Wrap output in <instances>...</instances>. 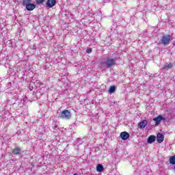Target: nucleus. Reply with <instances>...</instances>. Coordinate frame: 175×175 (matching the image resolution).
Here are the masks:
<instances>
[{
  "mask_svg": "<svg viewBox=\"0 0 175 175\" xmlns=\"http://www.w3.org/2000/svg\"><path fill=\"white\" fill-rule=\"evenodd\" d=\"M155 140H157V137H155V135H150L148 138L147 143H148V144H152Z\"/></svg>",
  "mask_w": 175,
  "mask_h": 175,
  "instance_id": "9",
  "label": "nucleus"
},
{
  "mask_svg": "<svg viewBox=\"0 0 175 175\" xmlns=\"http://www.w3.org/2000/svg\"><path fill=\"white\" fill-rule=\"evenodd\" d=\"M31 2H32V0H23V6L28 5V3H31Z\"/></svg>",
  "mask_w": 175,
  "mask_h": 175,
  "instance_id": "16",
  "label": "nucleus"
},
{
  "mask_svg": "<svg viewBox=\"0 0 175 175\" xmlns=\"http://www.w3.org/2000/svg\"><path fill=\"white\" fill-rule=\"evenodd\" d=\"M109 94H113V92H116V86L113 85L109 88Z\"/></svg>",
  "mask_w": 175,
  "mask_h": 175,
  "instance_id": "15",
  "label": "nucleus"
},
{
  "mask_svg": "<svg viewBox=\"0 0 175 175\" xmlns=\"http://www.w3.org/2000/svg\"><path fill=\"white\" fill-rule=\"evenodd\" d=\"M21 152V148L16 146L13 150V154H20Z\"/></svg>",
  "mask_w": 175,
  "mask_h": 175,
  "instance_id": "12",
  "label": "nucleus"
},
{
  "mask_svg": "<svg viewBox=\"0 0 175 175\" xmlns=\"http://www.w3.org/2000/svg\"><path fill=\"white\" fill-rule=\"evenodd\" d=\"M170 163L171 165H175V155L170 157Z\"/></svg>",
  "mask_w": 175,
  "mask_h": 175,
  "instance_id": "14",
  "label": "nucleus"
},
{
  "mask_svg": "<svg viewBox=\"0 0 175 175\" xmlns=\"http://www.w3.org/2000/svg\"><path fill=\"white\" fill-rule=\"evenodd\" d=\"M174 170H175V167H174Z\"/></svg>",
  "mask_w": 175,
  "mask_h": 175,
  "instance_id": "19",
  "label": "nucleus"
},
{
  "mask_svg": "<svg viewBox=\"0 0 175 175\" xmlns=\"http://www.w3.org/2000/svg\"><path fill=\"white\" fill-rule=\"evenodd\" d=\"M36 2L37 5H41L42 3H43V2H44V0H36Z\"/></svg>",
  "mask_w": 175,
  "mask_h": 175,
  "instance_id": "17",
  "label": "nucleus"
},
{
  "mask_svg": "<svg viewBox=\"0 0 175 175\" xmlns=\"http://www.w3.org/2000/svg\"><path fill=\"white\" fill-rule=\"evenodd\" d=\"M96 170L99 173H102V172H103V170H105V168H103V165L102 164H98L96 166Z\"/></svg>",
  "mask_w": 175,
  "mask_h": 175,
  "instance_id": "11",
  "label": "nucleus"
},
{
  "mask_svg": "<svg viewBox=\"0 0 175 175\" xmlns=\"http://www.w3.org/2000/svg\"><path fill=\"white\" fill-rule=\"evenodd\" d=\"M25 6V8L27 9V10H28L29 12H32V10H33L34 9H36V5L32 3H29L28 4H27Z\"/></svg>",
  "mask_w": 175,
  "mask_h": 175,
  "instance_id": "6",
  "label": "nucleus"
},
{
  "mask_svg": "<svg viewBox=\"0 0 175 175\" xmlns=\"http://www.w3.org/2000/svg\"><path fill=\"white\" fill-rule=\"evenodd\" d=\"M60 118H63L64 120H70V117H72V113L69 110H64L61 112L59 115Z\"/></svg>",
  "mask_w": 175,
  "mask_h": 175,
  "instance_id": "3",
  "label": "nucleus"
},
{
  "mask_svg": "<svg viewBox=\"0 0 175 175\" xmlns=\"http://www.w3.org/2000/svg\"><path fill=\"white\" fill-rule=\"evenodd\" d=\"M163 139H165L163 135H162L161 133H159L157 137V141L158 143H162V142H163Z\"/></svg>",
  "mask_w": 175,
  "mask_h": 175,
  "instance_id": "10",
  "label": "nucleus"
},
{
  "mask_svg": "<svg viewBox=\"0 0 175 175\" xmlns=\"http://www.w3.org/2000/svg\"><path fill=\"white\" fill-rule=\"evenodd\" d=\"M86 53H88V54H90V53H92V49L90 48L87 49Z\"/></svg>",
  "mask_w": 175,
  "mask_h": 175,
  "instance_id": "18",
  "label": "nucleus"
},
{
  "mask_svg": "<svg viewBox=\"0 0 175 175\" xmlns=\"http://www.w3.org/2000/svg\"><path fill=\"white\" fill-rule=\"evenodd\" d=\"M147 124H148L147 120H143L138 124V127L140 129H143V128H146V126H147Z\"/></svg>",
  "mask_w": 175,
  "mask_h": 175,
  "instance_id": "8",
  "label": "nucleus"
},
{
  "mask_svg": "<svg viewBox=\"0 0 175 175\" xmlns=\"http://www.w3.org/2000/svg\"><path fill=\"white\" fill-rule=\"evenodd\" d=\"M57 3V0H47L46 3V7L49 9H51V8H54L55 4Z\"/></svg>",
  "mask_w": 175,
  "mask_h": 175,
  "instance_id": "4",
  "label": "nucleus"
},
{
  "mask_svg": "<svg viewBox=\"0 0 175 175\" xmlns=\"http://www.w3.org/2000/svg\"><path fill=\"white\" fill-rule=\"evenodd\" d=\"M172 40V36L170 35L163 36L161 40V44H164V46H168L170 41Z\"/></svg>",
  "mask_w": 175,
  "mask_h": 175,
  "instance_id": "2",
  "label": "nucleus"
},
{
  "mask_svg": "<svg viewBox=\"0 0 175 175\" xmlns=\"http://www.w3.org/2000/svg\"><path fill=\"white\" fill-rule=\"evenodd\" d=\"M120 136L122 140H128L129 139V133L126 131L122 132Z\"/></svg>",
  "mask_w": 175,
  "mask_h": 175,
  "instance_id": "7",
  "label": "nucleus"
},
{
  "mask_svg": "<svg viewBox=\"0 0 175 175\" xmlns=\"http://www.w3.org/2000/svg\"><path fill=\"white\" fill-rule=\"evenodd\" d=\"M116 59L108 57L106 61H102L101 65L105 66L107 68H113L116 65Z\"/></svg>",
  "mask_w": 175,
  "mask_h": 175,
  "instance_id": "1",
  "label": "nucleus"
},
{
  "mask_svg": "<svg viewBox=\"0 0 175 175\" xmlns=\"http://www.w3.org/2000/svg\"><path fill=\"white\" fill-rule=\"evenodd\" d=\"M153 121H154L155 125H159V124H161V121H166V118L159 115L157 118H154Z\"/></svg>",
  "mask_w": 175,
  "mask_h": 175,
  "instance_id": "5",
  "label": "nucleus"
},
{
  "mask_svg": "<svg viewBox=\"0 0 175 175\" xmlns=\"http://www.w3.org/2000/svg\"><path fill=\"white\" fill-rule=\"evenodd\" d=\"M173 68V64L170 63V64H167L166 65H165L163 68V69H165L166 70H167V69H170Z\"/></svg>",
  "mask_w": 175,
  "mask_h": 175,
  "instance_id": "13",
  "label": "nucleus"
}]
</instances>
